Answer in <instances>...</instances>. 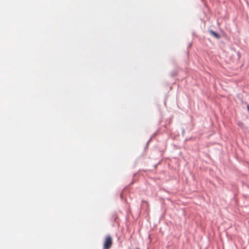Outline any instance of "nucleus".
I'll return each mask as SVG.
<instances>
[{"label": "nucleus", "instance_id": "1", "mask_svg": "<svg viewBox=\"0 0 249 249\" xmlns=\"http://www.w3.org/2000/svg\"><path fill=\"white\" fill-rule=\"evenodd\" d=\"M112 238L110 235H107L105 237L103 245V249H109L112 245Z\"/></svg>", "mask_w": 249, "mask_h": 249}, {"label": "nucleus", "instance_id": "2", "mask_svg": "<svg viewBox=\"0 0 249 249\" xmlns=\"http://www.w3.org/2000/svg\"><path fill=\"white\" fill-rule=\"evenodd\" d=\"M210 33L213 36H214L215 37H216V38H219L220 36L219 35L217 34L216 32L212 31V30H211L210 31Z\"/></svg>", "mask_w": 249, "mask_h": 249}, {"label": "nucleus", "instance_id": "3", "mask_svg": "<svg viewBox=\"0 0 249 249\" xmlns=\"http://www.w3.org/2000/svg\"><path fill=\"white\" fill-rule=\"evenodd\" d=\"M238 125H240V126H242V125H243V124H242V123H238Z\"/></svg>", "mask_w": 249, "mask_h": 249}, {"label": "nucleus", "instance_id": "4", "mask_svg": "<svg viewBox=\"0 0 249 249\" xmlns=\"http://www.w3.org/2000/svg\"><path fill=\"white\" fill-rule=\"evenodd\" d=\"M247 109H248V111H249V105H248L247 106Z\"/></svg>", "mask_w": 249, "mask_h": 249}]
</instances>
